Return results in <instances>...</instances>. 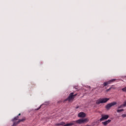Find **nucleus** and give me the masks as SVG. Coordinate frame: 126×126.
Here are the masks:
<instances>
[{
	"mask_svg": "<svg viewBox=\"0 0 126 126\" xmlns=\"http://www.w3.org/2000/svg\"><path fill=\"white\" fill-rule=\"evenodd\" d=\"M19 117L18 116H17L16 117H15L13 120V126H16V125H18V124H19V123L21 122H24V121H25L26 120V119H25V118H23L21 120L18 119Z\"/></svg>",
	"mask_w": 126,
	"mask_h": 126,
	"instance_id": "obj_1",
	"label": "nucleus"
},
{
	"mask_svg": "<svg viewBox=\"0 0 126 126\" xmlns=\"http://www.w3.org/2000/svg\"><path fill=\"white\" fill-rule=\"evenodd\" d=\"M109 119V115H102L101 118L100 119V122H103V121H105V120H107Z\"/></svg>",
	"mask_w": 126,
	"mask_h": 126,
	"instance_id": "obj_7",
	"label": "nucleus"
},
{
	"mask_svg": "<svg viewBox=\"0 0 126 126\" xmlns=\"http://www.w3.org/2000/svg\"><path fill=\"white\" fill-rule=\"evenodd\" d=\"M122 91H123L124 92H126V87L123 88L122 89Z\"/></svg>",
	"mask_w": 126,
	"mask_h": 126,
	"instance_id": "obj_13",
	"label": "nucleus"
},
{
	"mask_svg": "<svg viewBox=\"0 0 126 126\" xmlns=\"http://www.w3.org/2000/svg\"><path fill=\"white\" fill-rule=\"evenodd\" d=\"M115 79H112L111 80H109L107 82H105L103 83V85L104 86H107V85H109V84H111V83H112V82H114V81H115Z\"/></svg>",
	"mask_w": 126,
	"mask_h": 126,
	"instance_id": "obj_8",
	"label": "nucleus"
},
{
	"mask_svg": "<svg viewBox=\"0 0 126 126\" xmlns=\"http://www.w3.org/2000/svg\"><path fill=\"white\" fill-rule=\"evenodd\" d=\"M74 122H75V123H76V124H79V125H80L81 124H85L86 123H88V122H89V119L82 118Z\"/></svg>",
	"mask_w": 126,
	"mask_h": 126,
	"instance_id": "obj_2",
	"label": "nucleus"
},
{
	"mask_svg": "<svg viewBox=\"0 0 126 126\" xmlns=\"http://www.w3.org/2000/svg\"><path fill=\"white\" fill-rule=\"evenodd\" d=\"M110 89H116V87H115V86H112L110 87Z\"/></svg>",
	"mask_w": 126,
	"mask_h": 126,
	"instance_id": "obj_14",
	"label": "nucleus"
},
{
	"mask_svg": "<svg viewBox=\"0 0 126 126\" xmlns=\"http://www.w3.org/2000/svg\"><path fill=\"white\" fill-rule=\"evenodd\" d=\"M115 105H117V102H113L111 103H109L105 106V108L107 110H110L111 107H113V106H115Z\"/></svg>",
	"mask_w": 126,
	"mask_h": 126,
	"instance_id": "obj_6",
	"label": "nucleus"
},
{
	"mask_svg": "<svg viewBox=\"0 0 126 126\" xmlns=\"http://www.w3.org/2000/svg\"><path fill=\"white\" fill-rule=\"evenodd\" d=\"M74 124H75V121H73L71 123H69V124H65V123L64 122H60V123L56 124V126H73V125H74Z\"/></svg>",
	"mask_w": 126,
	"mask_h": 126,
	"instance_id": "obj_4",
	"label": "nucleus"
},
{
	"mask_svg": "<svg viewBox=\"0 0 126 126\" xmlns=\"http://www.w3.org/2000/svg\"><path fill=\"white\" fill-rule=\"evenodd\" d=\"M39 109H40V107L39 108H38L37 110H39Z\"/></svg>",
	"mask_w": 126,
	"mask_h": 126,
	"instance_id": "obj_18",
	"label": "nucleus"
},
{
	"mask_svg": "<svg viewBox=\"0 0 126 126\" xmlns=\"http://www.w3.org/2000/svg\"><path fill=\"white\" fill-rule=\"evenodd\" d=\"M78 117L79 118H85V117H86V114L84 112H80L78 114Z\"/></svg>",
	"mask_w": 126,
	"mask_h": 126,
	"instance_id": "obj_9",
	"label": "nucleus"
},
{
	"mask_svg": "<svg viewBox=\"0 0 126 126\" xmlns=\"http://www.w3.org/2000/svg\"><path fill=\"white\" fill-rule=\"evenodd\" d=\"M124 111H125V110H124L123 109H118L117 110V113H121V112H124Z\"/></svg>",
	"mask_w": 126,
	"mask_h": 126,
	"instance_id": "obj_11",
	"label": "nucleus"
},
{
	"mask_svg": "<svg viewBox=\"0 0 126 126\" xmlns=\"http://www.w3.org/2000/svg\"><path fill=\"white\" fill-rule=\"evenodd\" d=\"M109 100H110V98H100L97 100L96 103L103 104L104 103H107V102H108Z\"/></svg>",
	"mask_w": 126,
	"mask_h": 126,
	"instance_id": "obj_3",
	"label": "nucleus"
},
{
	"mask_svg": "<svg viewBox=\"0 0 126 126\" xmlns=\"http://www.w3.org/2000/svg\"><path fill=\"white\" fill-rule=\"evenodd\" d=\"M76 96V94L73 95V93L70 94L68 97L66 99V100L69 101V102H72L73 101V99H74V96Z\"/></svg>",
	"mask_w": 126,
	"mask_h": 126,
	"instance_id": "obj_5",
	"label": "nucleus"
},
{
	"mask_svg": "<svg viewBox=\"0 0 126 126\" xmlns=\"http://www.w3.org/2000/svg\"><path fill=\"white\" fill-rule=\"evenodd\" d=\"M122 105H123V107H124V108L125 107H126V101H125Z\"/></svg>",
	"mask_w": 126,
	"mask_h": 126,
	"instance_id": "obj_15",
	"label": "nucleus"
},
{
	"mask_svg": "<svg viewBox=\"0 0 126 126\" xmlns=\"http://www.w3.org/2000/svg\"><path fill=\"white\" fill-rule=\"evenodd\" d=\"M123 108H125L124 105L123 104L121 105H119L118 107V109H123Z\"/></svg>",
	"mask_w": 126,
	"mask_h": 126,
	"instance_id": "obj_12",
	"label": "nucleus"
},
{
	"mask_svg": "<svg viewBox=\"0 0 126 126\" xmlns=\"http://www.w3.org/2000/svg\"><path fill=\"white\" fill-rule=\"evenodd\" d=\"M111 123V120H108L105 122H102V125H104V126H107L108 124H110Z\"/></svg>",
	"mask_w": 126,
	"mask_h": 126,
	"instance_id": "obj_10",
	"label": "nucleus"
},
{
	"mask_svg": "<svg viewBox=\"0 0 126 126\" xmlns=\"http://www.w3.org/2000/svg\"><path fill=\"white\" fill-rule=\"evenodd\" d=\"M111 88L108 89V90H106L107 92H108V91H110V90H111Z\"/></svg>",
	"mask_w": 126,
	"mask_h": 126,
	"instance_id": "obj_16",
	"label": "nucleus"
},
{
	"mask_svg": "<svg viewBox=\"0 0 126 126\" xmlns=\"http://www.w3.org/2000/svg\"><path fill=\"white\" fill-rule=\"evenodd\" d=\"M20 115H21V114H19V116H20Z\"/></svg>",
	"mask_w": 126,
	"mask_h": 126,
	"instance_id": "obj_17",
	"label": "nucleus"
}]
</instances>
